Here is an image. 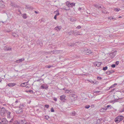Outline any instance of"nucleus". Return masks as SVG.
Segmentation results:
<instances>
[{
	"label": "nucleus",
	"instance_id": "f257e3e1",
	"mask_svg": "<svg viewBox=\"0 0 124 124\" xmlns=\"http://www.w3.org/2000/svg\"><path fill=\"white\" fill-rule=\"evenodd\" d=\"M81 51L82 53L87 55H89L92 52L90 50L86 48H83Z\"/></svg>",
	"mask_w": 124,
	"mask_h": 124
},
{
	"label": "nucleus",
	"instance_id": "f03ea898",
	"mask_svg": "<svg viewBox=\"0 0 124 124\" xmlns=\"http://www.w3.org/2000/svg\"><path fill=\"white\" fill-rule=\"evenodd\" d=\"M8 110H6L4 107H2L0 110V114L1 116H6V114Z\"/></svg>",
	"mask_w": 124,
	"mask_h": 124
},
{
	"label": "nucleus",
	"instance_id": "7ed1b4c3",
	"mask_svg": "<svg viewBox=\"0 0 124 124\" xmlns=\"http://www.w3.org/2000/svg\"><path fill=\"white\" fill-rule=\"evenodd\" d=\"M123 116H117L115 119V121L116 123H118L122 121L123 118Z\"/></svg>",
	"mask_w": 124,
	"mask_h": 124
},
{
	"label": "nucleus",
	"instance_id": "20e7f679",
	"mask_svg": "<svg viewBox=\"0 0 124 124\" xmlns=\"http://www.w3.org/2000/svg\"><path fill=\"white\" fill-rule=\"evenodd\" d=\"M23 106H20V107L17 108L16 110V112L18 114H21L23 112Z\"/></svg>",
	"mask_w": 124,
	"mask_h": 124
},
{
	"label": "nucleus",
	"instance_id": "39448f33",
	"mask_svg": "<svg viewBox=\"0 0 124 124\" xmlns=\"http://www.w3.org/2000/svg\"><path fill=\"white\" fill-rule=\"evenodd\" d=\"M94 5L95 7L97 8L98 9L101 8V9L104 10L105 8L103 7H101L100 5L99 4H94Z\"/></svg>",
	"mask_w": 124,
	"mask_h": 124
},
{
	"label": "nucleus",
	"instance_id": "423d86ee",
	"mask_svg": "<svg viewBox=\"0 0 124 124\" xmlns=\"http://www.w3.org/2000/svg\"><path fill=\"white\" fill-rule=\"evenodd\" d=\"M66 97V96L65 95H62L60 96V100L61 101H62L65 102L66 101V99H65Z\"/></svg>",
	"mask_w": 124,
	"mask_h": 124
},
{
	"label": "nucleus",
	"instance_id": "0eeeda50",
	"mask_svg": "<svg viewBox=\"0 0 124 124\" xmlns=\"http://www.w3.org/2000/svg\"><path fill=\"white\" fill-rule=\"evenodd\" d=\"M1 122L4 124H7L8 123V121L5 118H3L1 120Z\"/></svg>",
	"mask_w": 124,
	"mask_h": 124
},
{
	"label": "nucleus",
	"instance_id": "6e6552de",
	"mask_svg": "<svg viewBox=\"0 0 124 124\" xmlns=\"http://www.w3.org/2000/svg\"><path fill=\"white\" fill-rule=\"evenodd\" d=\"M13 119L12 118L9 122V124H19L18 122L17 121L13 122Z\"/></svg>",
	"mask_w": 124,
	"mask_h": 124
},
{
	"label": "nucleus",
	"instance_id": "1a4fd4ad",
	"mask_svg": "<svg viewBox=\"0 0 124 124\" xmlns=\"http://www.w3.org/2000/svg\"><path fill=\"white\" fill-rule=\"evenodd\" d=\"M11 48L10 47L5 46L4 47V50L5 51L11 50Z\"/></svg>",
	"mask_w": 124,
	"mask_h": 124
},
{
	"label": "nucleus",
	"instance_id": "9d476101",
	"mask_svg": "<svg viewBox=\"0 0 124 124\" xmlns=\"http://www.w3.org/2000/svg\"><path fill=\"white\" fill-rule=\"evenodd\" d=\"M101 64L102 63L101 62H95L94 63L95 65L98 67L100 66Z\"/></svg>",
	"mask_w": 124,
	"mask_h": 124
},
{
	"label": "nucleus",
	"instance_id": "9b49d317",
	"mask_svg": "<svg viewBox=\"0 0 124 124\" xmlns=\"http://www.w3.org/2000/svg\"><path fill=\"white\" fill-rule=\"evenodd\" d=\"M116 54V51H115L113 53H111L110 55L111 56V58H113L114 57Z\"/></svg>",
	"mask_w": 124,
	"mask_h": 124
},
{
	"label": "nucleus",
	"instance_id": "f8f14e48",
	"mask_svg": "<svg viewBox=\"0 0 124 124\" xmlns=\"http://www.w3.org/2000/svg\"><path fill=\"white\" fill-rule=\"evenodd\" d=\"M10 114V112L8 111L6 114V116H7V118H9L11 117Z\"/></svg>",
	"mask_w": 124,
	"mask_h": 124
},
{
	"label": "nucleus",
	"instance_id": "ddd939ff",
	"mask_svg": "<svg viewBox=\"0 0 124 124\" xmlns=\"http://www.w3.org/2000/svg\"><path fill=\"white\" fill-rule=\"evenodd\" d=\"M62 28V27L61 26H57L54 28V29L55 30L58 31H60Z\"/></svg>",
	"mask_w": 124,
	"mask_h": 124
},
{
	"label": "nucleus",
	"instance_id": "4468645a",
	"mask_svg": "<svg viewBox=\"0 0 124 124\" xmlns=\"http://www.w3.org/2000/svg\"><path fill=\"white\" fill-rule=\"evenodd\" d=\"M28 82V81H27L26 82L23 83L20 85V86L22 87H25L27 85V84Z\"/></svg>",
	"mask_w": 124,
	"mask_h": 124
},
{
	"label": "nucleus",
	"instance_id": "2eb2a0df",
	"mask_svg": "<svg viewBox=\"0 0 124 124\" xmlns=\"http://www.w3.org/2000/svg\"><path fill=\"white\" fill-rule=\"evenodd\" d=\"M107 109V108H102L100 109V111L101 112H104L105 110Z\"/></svg>",
	"mask_w": 124,
	"mask_h": 124
},
{
	"label": "nucleus",
	"instance_id": "dca6fc26",
	"mask_svg": "<svg viewBox=\"0 0 124 124\" xmlns=\"http://www.w3.org/2000/svg\"><path fill=\"white\" fill-rule=\"evenodd\" d=\"M25 121L24 120H21L19 122H18L19 124H23L24 123Z\"/></svg>",
	"mask_w": 124,
	"mask_h": 124
},
{
	"label": "nucleus",
	"instance_id": "f3484780",
	"mask_svg": "<svg viewBox=\"0 0 124 124\" xmlns=\"http://www.w3.org/2000/svg\"><path fill=\"white\" fill-rule=\"evenodd\" d=\"M66 4L68 7H71L72 6V5H71V3H70L68 2H66Z\"/></svg>",
	"mask_w": 124,
	"mask_h": 124
},
{
	"label": "nucleus",
	"instance_id": "a211bd4d",
	"mask_svg": "<svg viewBox=\"0 0 124 124\" xmlns=\"http://www.w3.org/2000/svg\"><path fill=\"white\" fill-rule=\"evenodd\" d=\"M80 33L79 31H77L76 32H75L74 31V35H81V34H80Z\"/></svg>",
	"mask_w": 124,
	"mask_h": 124
},
{
	"label": "nucleus",
	"instance_id": "6ab92c4d",
	"mask_svg": "<svg viewBox=\"0 0 124 124\" xmlns=\"http://www.w3.org/2000/svg\"><path fill=\"white\" fill-rule=\"evenodd\" d=\"M74 31H70V32H68V33L69 35H70L73 33H74Z\"/></svg>",
	"mask_w": 124,
	"mask_h": 124
},
{
	"label": "nucleus",
	"instance_id": "aec40b11",
	"mask_svg": "<svg viewBox=\"0 0 124 124\" xmlns=\"http://www.w3.org/2000/svg\"><path fill=\"white\" fill-rule=\"evenodd\" d=\"M73 102V101H71V99H70L69 100L68 104L70 105H71L72 104V102Z\"/></svg>",
	"mask_w": 124,
	"mask_h": 124
},
{
	"label": "nucleus",
	"instance_id": "412c9836",
	"mask_svg": "<svg viewBox=\"0 0 124 124\" xmlns=\"http://www.w3.org/2000/svg\"><path fill=\"white\" fill-rule=\"evenodd\" d=\"M15 85V84L13 83H9L8 84V85L9 87H12Z\"/></svg>",
	"mask_w": 124,
	"mask_h": 124
},
{
	"label": "nucleus",
	"instance_id": "4be33fe9",
	"mask_svg": "<svg viewBox=\"0 0 124 124\" xmlns=\"http://www.w3.org/2000/svg\"><path fill=\"white\" fill-rule=\"evenodd\" d=\"M116 85H117V84H114L112 85L109 88V89L111 88H112L114 87H115V86Z\"/></svg>",
	"mask_w": 124,
	"mask_h": 124
},
{
	"label": "nucleus",
	"instance_id": "5701e85b",
	"mask_svg": "<svg viewBox=\"0 0 124 124\" xmlns=\"http://www.w3.org/2000/svg\"><path fill=\"white\" fill-rule=\"evenodd\" d=\"M12 35L14 37H17L18 36V35L15 33H12Z\"/></svg>",
	"mask_w": 124,
	"mask_h": 124
},
{
	"label": "nucleus",
	"instance_id": "b1692460",
	"mask_svg": "<svg viewBox=\"0 0 124 124\" xmlns=\"http://www.w3.org/2000/svg\"><path fill=\"white\" fill-rule=\"evenodd\" d=\"M23 18L26 19L27 18L26 14H23Z\"/></svg>",
	"mask_w": 124,
	"mask_h": 124
},
{
	"label": "nucleus",
	"instance_id": "393cba45",
	"mask_svg": "<svg viewBox=\"0 0 124 124\" xmlns=\"http://www.w3.org/2000/svg\"><path fill=\"white\" fill-rule=\"evenodd\" d=\"M109 107L110 108V109H111V108H112L113 107L110 105H108L106 107V108H109Z\"/></svg>",
	"mask_w": 124,
	"mask_h": 124
},
{
	"label": "nucleus",
	"instance_id": "a878e982",
	"mask_svg": "<svg viewBox=\"0 0 124 124\" xmlns=\"http://www.w3.org/2000/svg\"><path fill=\"white\" fill-rule=\"evenodd\" d=\"M108 69V67L107 66H106L105 67H104L102 69V70H106Z\"/></svg>",
	"mask_w": 124,
	"mask_h": 124
},
{
	"label": "nucleus",
	"instance_id": "bb28decb",
	"mask_svg": "<svg viewBox=\"0 0 124 124\" xmlns=\"http://www.w3.org/2000/svg\"><path fill=\"white\" fill-rule=\"evenodd\" d=\"M20 62H22L24 60V58H22L18 60Z\"/></svg>",
	"mask_w": 124,
	"mask_h": 124
},
{
	"label": "nucleus",
	"instance_id": "cd10ccee",
	"mask_svg": "<svg viewBox=\"0 0 124 124\" xmlns=\"http://www.w3.org/2000/svg\"><path fill=\"white\" fill-rule=\"evenodd\" d=\"M90 106L89 105H86L85 106V108L88 109L90 107Z\"/></svg>",
	"mask_w": 124,
	"mask_h": 124
},
{
	"label": "nucleus",
	"instance_id": "c85d7f7f",
	"mask_svg": "<svg viewBox=\"0 0 124 124\" xmlns=\"http://www.w3.org/2000/svg\"><path fill=\"white\" fill-rule=\"evenodd\" d=\"M45 118L46 120H47L49 118V117L48 116H45Z\"/></svg>",
	"mask_w": 124,
	"mask_h": 124
},
{
	"label": "nucleus",
	"instance_id": "c756f323",
	"mask_svg": "<svg viewBox=\"0 0 124 124\" xmlns=\"http://www.w3.org/2000/svg\"><path fill=\"white\" fill-rule=\"evenodd\" d=\"M53 66H50V65L47 66V65H46V68H50L51 67H53Z\"/></svg>",
	"mask_w": 124,
	"mask_h": 124
},
{
	"label": "nucleus",
	"instance_id": "7c9ffc66",
	"mask_svg": "<svg viewBox=\"0 0 124 124\" xmlns=\"http://www.w3.org/2000/svg\"><path fill=\"white\" fill-rule=\"evenodd\" d=\"M101 11H102V13L105 14H107V13H108V12L105 10V11H103L102 10Z\"/></svg>",
	"mask_w": 124,
	"mask_h": 124
},
{
	"label": "nucleus",
	"instance_id": "2f4dec72",
	"mask_svg": "<svg viewBox=\"0 0 124 124\" xmlns=\"http://www.w3.org/2000/svg\"><path fill=\"white\" fill-rule=\"evenodd\" d=\"M114 10L116 11H119V10L117 8H115L114 9Z\"/></svg>",
	"mask_w": 124,
	"mask_h": 124
},
{
	"label": "nucleus",
	"instance_id": "473e14b6",
	"mask_svg": "<svg viewBox=\"0 0 124 124\" xmlns=\"http://www.w3.org/2000/svg\"><path fill=\"white\" fill-rule=\"evenodd\" d=\"M51 112H54V111L53 108H51Z\"/></svg>",
	"mask_w": 124,
	"mask_h": 124
},
{
	"label": "nucleus",
	"instance_id": "72a5a7b5",
	"mask_svg": "<svg viewBox=\"0 0 124 124\" xmlns=\"http://www.w3.org/2000/svg\"><path fill=\"white\" fill-rule=\"evenodd\" d=\"M111 67L112 68H115L116 67V65L115 64H112L111 65Z\"/></svg>",
	"mask_w": 124,
	"mask_h": 124
},
{
	"label": "nucleus",
	"instance_id": "f704fd0d",
	"mask_svg": "<svg viewBox=\"0 0 124 124\" xmlns=\"http://www.w3.org/2000/svg\"><path fill=\"white\" fill-rule=\"evenodd\" d=\"M109 72H110V74L112 73H113L114 72V70H110L109 71Z\"/></svg>",
	"mask_w": 124,
	"mask_h": 124
},
{
	"label": "nucleus",
	"instance_id": "c9c22d12",
	"mask_svg": "<svg viewBox=\"0 0 124 124\" xmlns=\"http://www.w3.org/2000/svg\"><path fill=\"white\" fill-rule=\"evenodd\" d=\"M70 92V91L68 90H66L65 92V93H69Z\"/></svg>",
	"mask_w": 124,
	"mask_h": 124
},
{
	"label": "nucleus",
	"instance_id": "e433bc0d",
	"mask_svg": "<svg viewBox=\"0 0 124 124\" xmlns=\"http://www.w3.org/2000/svg\"><path fill=\"white\" fill-rule=\"evenodd\" d=\"M106 73L108 75H109L110 74V72H109V71H107Z\"/></svg>",
	"mask_w": 124,
	"mask_h": 124
},
{
	"label": "nucleus",
	"instance_id": "4c0bfd02",
	"mask_svg": "<svg viewBox=\"0 0 124 124\" xmlns=\"http://www.w3.org/2000/svg\"><path fill=\"white\" fill-rule=\"evenodd\" d=\"M81 28V26L80 25H79L76 27V28L79 29Z\"/></svg>",
	"mask_w": 124,
	"mask_h": 124
},
{
	"label": "nucleus",
	"instance_id": "58836bf2",
	"mask_svg": "<svg viewBox=\"0 0 124 124\" xmlns=\"http://www.w3.org/2000/svg\"><path fill=\"white\" fill-rule=\"evenodd\" d=\"M108 19H110V20H111L112 19H114L115 20L116 19V18H114L113 17H112L111 18V17H109V18L108 17Z\"/></svg>",
	"mask_w": 124,
	"mask_h": 124
},
{
	"label": "nucleus",
	"instance_id": "ea45409f",
	"mask_svg": "<svg viewBox=\"0 0 124 124\" xmlns=\"http://www.w3.org/2000/svg\"><path fill=\"white\" fill-rule=\"evenodd\" d=\"M45 107L47 108H48L49 107V105H45Z\"/></svg>",
	"mask_w": 124,
	"mask_h": 124
},
{
	"label": "nucleus",
	"instance_id": "a19ab883",
	"mask_svg": "<svg viewBox=\"0 0 124 124\" xmlns=\"http://www.w3.org/2000/svg\"><path fill=\"white\" fill-rule=\"evenodd\" d=\"M75 4L74 3H71V5H72V6H75Z\"/></svg>",
	"mask_w": 124,
	"mask_h": 124
},
{
	"label": "nucleus",
	"instance_id": "79ce46f5",
	"mask_svg": "<svg viewBox=\"0 0 124 124\" xmlns=\"http://www.w3.org/2000/svg\"><path fill=\"white\" fill-rule=\"evenodd\" d=\"M53 52H54V51H51V52H47V53H47V54H50L51 53Z\"/></svg>",
	"mask_w": 124,
	"mask_h": 124
},
{
	"label": "nucleus",
	"instance_id": "37998d69",
	"mask_svg": "<svg viewBox=\"0 0 124 124\" xmlns=\"http://www.w3.org/2000/svg\"><path fill=\"white\" fill-rule=\"evenodd\" d=\"M119 62L117 61L116 62V65H118L119 64Z\"/></svg>",
	"mask_w": 124,
	"mask_h": 124
},
{
	"label": "nucleus",
	"instance_id": "c03bdc74",
	"mask_svg": "<svg viewBox=\"0 0 124 124\" xmlns=\"http://www.w3.org/2000/svg\"><path fill=\"white\" fill-rule=\"evenodd\" d=\"M29 92L31 93H32L33 92V91L32 90H30L29 91Z\"/></svg>",
	"mask_w": 124,
	"mask_h": 124
},
{
	"label": "nucleus",
	"instance_id": "a18cd8bd",
	"mask_svg": "<svg viewBox=\"0 0 124 124\" xmlns=\"http://www.w3.org/2000/svg\"><path fill=\"white\" fill-rule=\"evenodd\" d=\"M16 62L17 63H19L20 62L19 61V60H16Z\"/></svg>",
	"mask_w": 124,
	"mask_h": 124
},
{
	"label": "nucleus",
	"instance_id": "49530a36",
	"mask_svg": "<svg viewBox=\"0 0 124 124\" xmlns=\"http://www.w3.org/2000/svg\"><path fill=\"white\" fill-rule=\"evenodd\" d=\"M89 81L91 82H92L93 83H94V81H93L92 80H91Z\"/></svg>",
	"mask_w": 124,
	"mask_h": 124
},
{
	"label": "nucleus",
	"instance_id": "de8ad7c7",
	"mask_svg": "<svg viewBox=\"0 0 124 124\" xmlns=\"http://www.w3.org/2000/svg\"><path fill=\"white\" fill-rule=\"evenodd\" d=\"M57 16H56V15H55V16H54V19H56Z\"/></svg>",
	"mask_w": 124,
	"mask_h": 124
},
{
	"label": "nucleus",
	"instance_id": "09e8293b",
	"mask_svg": "<svg viewBox=\"0 0 124 124\" xmlns=\"http://www.w3.org/2000/svg\"><path fill=\"white\" fill-rule=\"evenodd\" d=\"M54 100L55 101H57V99L56 98H55L54 99Z\"/></svg>",
	"mask_w": 124,
	"mask_h": 124
},
{
	"label": "nucleus",
	"instance_id": "8fccbe9b",
	"mask_svg": "<svg viewBox=\"0 0 124 124\" xmlns=\"http://www.w3.org/2000/svg\"><path fill=\"white\" fill-rule=\"evenodd\" d=\"M97 78H99V79H101V77H98Z\"/></svg>",
	"mask_w": 124,
	"mask_h": 124
},
{
	"label": "nucleus",
	"instance_id": "3c124183",
	"mask_svg": "<svg viewBox=\"0 0 124 124\" xmlns=\"http://www.w3.org/2000/svg\"><path fill=\"white\" fill-rule=\"evenodd\" d=\"M124 111V108H123L121 110V112H122Z\"/></svg>",
	"mask_w": 124,
	"mask_h": 124
},
{
	"label": "nucleus",
	"instance_id": "603ef678",
	"mask_svg": "<svg viewBox=\"0 0 124 124\" xmlns=\"http://www.w3.org/2000/svg\"><path fill=\"white\" fill-rule=\"evenodd\" d=\"M41 88H42V89H44V88H45V87L44 86H41Z\"/></svg>",
	"mask_w": 124,
	"mask_h": 124
},
{
	"label": "nucleus",
	"instance_id": "864d4df0",
	"mask_svg": "<svg viewBox=\"0 0 124 124\" xmlns=\"http://www.w3.org/2000/svg\"><path fill=\"white\" fill-rule=\"evenodd\" d=\"M25 105L24 104H22L21 105H20V106H23V108L24 107V105Z\"/></svg>",
	"mask_w": 124,
	"mask_h": 124
},
{
	"label": "nucleus",
	"instance_id": "5fc2aeb1",
	"mask_svg": "<svg viewBox=\"0 0 124 124\" xmlns=\"http://www.w3.org/2000/svg\"><path fill=\"white\" fill-rule=\"evenodd\" d=\"M59 13L58 12H57V13L55 15H56V16H58L59 15Z\"/></svg>",
	"mask_w": 124,
	"mask_h": 124
},
{
	"label": "nucleus",
	"instance_id": "6e6d98bb",
	"mask_svg": "<svg viewBox=\"0 0 124 124\" xmlns=\"http://www.w3.org/2000/svg\"><path fill=\"white\" fill-rule=\"evenodd\" d=\"M115 88H114V89H112L111 90V92H113V91H114L115 90Z\"/></svg>",
	"mask_w": 124,
	"mask_h": 124
},
{
	"label": "nucleus",
	"instance_id": "4d7b16f0",
	"mask_svg": "<svg viewBox=\"0 0 124 124\" xmlns=\"http://www.w3.org/2000/svg\"><path fill=\"white\" fill-rule=\"evenodd\" d=\"M10 30H6V32H10Z\"/></svg>",
	"mask_w": 124,
	"mask_h": 124
},
{
	"label": "nucleus",
	"instance_id": "13d9d810",
	"mask_svg": "<svg viewBox=\"0 0 124 124\" xmlns=\"http://www.w3.org/2000/svg\"><path fill=\"white\" fill-rule=\"evenodd\" d=\"M63 90L65 91H66V90H67L66 89V88H63Z\"/></svg>",
	"mask_w": 124,
	"mask_h": 124
},
{
	"label": "nucleus",
	"instance_id": "bf43d9fd",
	"mask_svg": "<svg viewBox=\"0 0 124 124\" xmlns=\"http://www.w3.org/2000/svg\"><path fill=\"white\" fill-rule=\"evenodd\" d=\"M82 9V8H78V10H81Z\"/></svg>",
	"mask_w": 124,
	"mask_h": 124
},
{
	"label": "nucleus",
	"instance_id": "052dcab7",
	"mask_svg": "<svg viewBox=\"0 0 124 124\" xmlns=\"http://www.w3.org/2000/svg\"><path fill=\"white\" fill-rule=\"evenodd\" d=\"M24 124H30L29 123L26 122Z\"/></svg>",
	"mask_w": 124,
	"mask_h": 124
},
{
	"label": "nucleus",
	"instance_id": "680f3d73",
	"mask_svg": "<svg viewBox=\"0 0 124 124\" xmlns=\"http://www.w3.org/2000/svg\"><path fill=\"white\" fill-rule=\"evenodd\" d=\"M100 91H96V93H99V92H100Z\"/></svg>",
	"mask_w": 124,
	"mask_h": 124
},
{
	"label": "nucleus",
	"instance_id": "e2e57ef3",
	"mask_svg": "<svg viewBox=\"0 0 124 124\" xmlns=\"http://www.w3.org/2000/svg\"><path fill=\"white\" fill-rule=\"evenodd\" d=\"M18 102V100H17L15 101V103H17Z\"/></svg>",
	"mask_w": 124,
	"mask_h": 124
},
{
	"label": "nucleus",
	"instance_id": "0e129e2a",
	"mask_svg": "<svg viewBox=\"0 0 124 124\" xmlns=\"http://www.w3.org/2000/svg\"><path fill=\"white\" fill-rule=\"evenodd\" d=\"M0 22H2L3 23H6V22L5 21V22H2V21H0Z\"/></svg>",
	"mask_w": 124,
	"mask_h": 124
},
{
	"label": "nucleus",
	"instance_id": "69168bd1",
	"mask_svg": "<svg viewBox=\"0 0 124 124\" xmlns=\"http://www.w3.org/2000/svg\"><path fill=\"white\" fill-rule=\"evenodd\" d=\"M26 7L27 8H31V7H27V6H26Z\"/></svg>",
	"mask_w": 124,
	"mask_h": 124
},
{
	"label": "nucleus",
	"instance_id": "338daca9",
	"mask_svg": "<svg viewBox=\"0 0 124 124\" xmlns=\"http://www.w3.org/2000/svg\"><path fill=\"white\" fill-rule=\"evenodd\" d=\"M35 13H36V14H37L38 13V12H37V11H35Z\"/></svg>",
	"mask_w": 124,
	"mask_h": 124
},
{
	"label": "nucleus",
	"instance_id": "774afa93",
	"mask_svg": "<svg viewBox=\"0 0 124 124\" xmlns=\"http://www.w3.org/2000/svg\"><path fill=\"white\" fill-rule=\"evenodd\" d=\"M94 91V93H96V91Z\"/></svg>",
	"mask_w": 124,
	"mask_h": 124
}]
</instances>
